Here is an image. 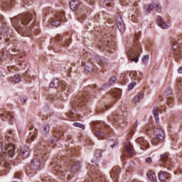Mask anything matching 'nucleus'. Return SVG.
Returning a JSON list of instances; mask_svg holds the SVG:
<instances>
[{
	"label": "nucleus",
	"instance_id": "obj_8",
	"mask_svg": "<svg viewBox=\"0 0 182 182\" xmlns=\"http://www.w3.org/2000/svg\"><path fill=\"white\" fill-rule=\"evenodd\" d=\"M51 166H53V170L54 173L57 176H61L63 177H65L66 176V173H65V171L62 170V167L59 166V162L58 161V159H55L53 162H51Z\"/></svg>",
	"mask_w": 182,
	"mask_h": 182
},
{
	"label": "nucleus",
	"instance_id": "obj_57",
	"mask_svg": "<svg viewBox=\"0 0 182 182\" xmlns=\"http://www.w3.org/2000/svg\"><path fill=\"white\" fill-rule=\"evenodd\" d=\"M97 152H98L99 153V157H102V153L100 152V151H97Z\"/></svg>",
	"mask_w": 182,
	"mask_h": 182
},
{
	"label": "nucleus",
	"instance_id": "obj_42",
	"mask_svg": "<svg viewBox=\"0 0 182 182\" xmlns=\"http://www.w3.org/2000/svg\"><path fill=\"white\" fill-rule=\"evenodd\" d=\"M149 55H144L143 57H142V63H144V64H146V63H147V62L149 61Z\"/></svg>",
	"mask_w": 182,
	"mask_h": 182
},
{
	"label": "nucleus",
	"instance_id": "obj_13",
	"mask_svg": "<svg viewBox=\"0 0 182 182\" xmlns=\"http://www.w3.org/2000/svg\"><path fill=\"white\" fill-rule=\"evenodd\" d=\"M173 90H171V88H168L167 91H166V99H167V103L166 105H168V106L169 107H173V102H174V99L173 98Z\"/></svg>",
	"mask_w": 182,
	"mask_h": 182
},
{
	"label": "nucleus",
	"instance_id": "obj_15",
	"mask_svg": "<svg viewBox=\"0 0 182 182\" xmlns=\"http://www.w3.org/2000/svg\"><path fill=\"white\" fill-rule=\"evenodd\" d=\"M55 40L56 41V42H59L63 48H66V46H69V45L70 44V38H65L63 41V38H62V36L59 35H57V36H55Z\"/></svg>",
	"mask_w": 182,
	"mask_h": 182
},
{
	"label": "nucleus",
	"instance_id": "obj_4",
	"mask_svg": "<svg viewBox=\"0 0 182 182\" xmlns=\"http://www.w3.org/2000/svg\"><path fill=\"white\" fill-rule=\"evenodd\" d=\"M69 4L70 8L72 11H74L75 12L77 11L78 14H80L79 15V18H85V14L87 12V10H85V7L80 8L82 4L79 0H71ZM79 8H80V10H79Z\"/></svg>",
	"mask_w": 182,
	"mask_h": 182
},
{
	"label": "nucleus",
	"instance_id": "obj_43",
	"mask_svg": "<svg viewBox=\"0 0 182 182\" xmlns=\"http://www.w3.org/2000/svg\"><path fill=\"white\" fill-rule=\"evenodd\" d=\"M109 144L110 147H112V149H113L114 147V146H117V141H114V143H113V141H109Z\"/></svg>",
	"mask_w": 182,
	"mask_h": 182
},
{
	"label": "nucleus",
	"instance_id": "obj_30",
	"mask_svg": "<svg viewBox=\"0 0 182 182\" xmlns=\"http://www.w3.org/2000/svg\"><path fill=\"white\" fill-rule=\"evenodd\" d=\"M50 131V126H49V124H47L43 127V129L41 130V134H43V136H46V134H48V133H49Z\"/></svg>",
	"mask_w": 182,
	"mask_h": 182
},
{
	"label": "nucleus",
	"instance_id": "obj_37",
	"mask_svg": "<svg viewBox=\"0 0 182 182\" xmlns=\"http://www.w3.org/2000/svg\"><path fill=\"white\" fill-rule=\"evenodd\" d=\"M30 130H31V132H30V136H31V140H33L34 137H36V134H38V130L37 129H32V128H29Z\"/></svg>",
	"mask_w": 182,
	"mask_h": 182
},
{
	"label": "nucleus",
	"instance_id": "obj_35",
	"mask_svg": "<svg viewBox=\"0 0 182 182\" xmlns=\"http://www.w3.org/2000/svg\"><path fill=\"white\" fill-rule=\"evenodd\" d=\"M125 147L127 149V153H128L129 156H132L133 154V151H132V145L130 144V142L127 143Z\"/></svg>",
	"mask_w": 182,
	"mask_h": 182
},
{
	"label": "nucleus",
	"instance_id": "obj_2",
	"mask_svg": "<svg viewBox=\"0 0 182 182\" xmlns=\"http://www.w3.org/2000/svg\"><path fill=\"white\" fill-rule=\"evenodd\" d=\"M89 99V93L87 91L80 92L73 100L75 106L77 109H86V103Z\"/></svg>",
	"mask_w": 182,
	"mask_h": 182
},
{
	"label": "nucleus",
	"instance_id": "obj_16",
	"mask_svg": "<svg viewBox=\"0 0 182 182\" xmlns=\"http://www.w3.org/2000/svg\"><path fill=\"white\" fill-rule=\"evenodd\" d=\"M157 22L159 23V26H160V28L162 29H167L168 28H170V23L168 22H164V20L161 16H158Z\"/></svg>",
	"mask_w": 182,
	"mask_h": 182
},
{
	"label": "nucleus",
	"instance_id": "obj_36",
	"mask_svg": "<svg viewBox=\"0 0 182 182\" xmlns=\"http://www.w3.org/2000/svg\"><path fill=\"white\" fill-rule=\"evenodd\" d=\"M154 8H155V6H154L153 4H148L147 6H145L146 13L150 14V12H151V11H153V9H154Z\"/></svg>",
	"mask_w": 182,
	"mask_h": 182
},
{
	"label": "nucleus",
	"instance_id": "obj_32",
	"mask_svg": "<svg viewBox=\"0 0 182 182\" xmlns=\"http://www.w3.org/2000/svg\"><path fill=\"white\" fill-rule=\"evenodd\" d=\"M144 97V94L141 92L139 95H137L136 96L134 97V103H139V102H140V100H141V99H143Z\"/></svg>",
	"mask_w": 182,
	"mask_h": 182
},
{
	"label": "nucleus",
	"instance_id": "obj_49",
	"mask_svg": "<svg viewBox=\"0 0 182 182\" xmlns=\"http://www.w3.org/2000/svg\"><path fill=\"white\" fill-rule=\"evenodd\" d=\"M106 63H107L106 59H105V58L102 59V60H100V65L105 66V65H106Z\"/></svg>",
	"mask_w": 182,
	"mask_h": 182
},
{
	"label": "nucleus",
	"instance_id": "obj_46",
	"mask_svg": "<svg viewBox=\"0 0 182 182\" xmlns=\"http://www.w3.org/2000/svg\"><path fill=\"white\" fill-rule=\"evenodd\" d=\"M136 82H132V83L129 84L128 86L129 90H132V89L134 88V86H136Z\"/></svg>",
	"mask_w": 182,
	"mask_h": 182
},
{
	"label": "nucleus",
	"instance_id": "obj_53",
	"mask_svg": "<svg viewBox=\"0 0 182 182\" xmlns=\"http://www.w3.org/2000/svg\"><path fill=\"white\" fill-rule=\"evenodd\" d=\"M132 5H134V6H137V5H139L137 0L134 1V2H132Z\"/></svg>",
	"mask_w": 182,
	"mask_h": 182
},
{
	"label": "nucleus",
	"instance_id": "obj_59",
	"mask_svg": "<svg viewBox=\"0 0 182 182\" xmlns=\"http://www.w3.org/2000/svg\"><path fill=\"white\" fill-rule=\"evenodd\" d=\"M178 85H181V80L179 81V82L178 83Z\"/></svg>",
	"mask_w": 182,
	"mask_h": 182
},
{
	"label": "nucleus",
	"instance_id": "obj_63",
	"mask_svg": "<svg viewBox=\"0 0 182 182\" xmlns=\"http://www.w3.org/2000/svg\"><path fill=\"white\" fill-rule=\"evenodd\" d=\"M154 140H156V141H155V143H158V142H157V139H155Z\"/></svg>",
	"mask_w": 182,
	"mask_h": 182
},
{
	"label": "nucleus",
	"instance_id": "obj_12",
	"mask_svg": "<svg viewBox=\"0 0 182 182\" xmlns=\"http://www.w3.org/2000/svg\"><path fill=\"white\" fill-rule=\"evenodd\" d=\"M68 167L70 168L71 171H77L80 168V163L75 159H71L68 162Z\"/></svg>",
	"mask_w": 182,
	"mask_h": 182
},
{
	"label": "nucleus",
	"instance_id": "obj_33",
	"mask_svg": "<svg viewBox=\"0 0 182 182\" xmlns=\"http://www.w3.org/2000/svg\"><path fill=\"white\" fill-rule=\"evenodd\" d=\"M153 114L156 122H159V107H154L153 109Z\"/></svg>",
	"mask_w": 182,
	"mask_h": 182
},
{
	"label": "nucleus",
	"instance_id": "obj_45",
	"mask_svg": "<svg viewBox=\"0 0 182 182\" xmlns=\"http://www.w3.org/2000/svg\"><path fill=\"white\" fill-rule=\"evenodd\" d=\"M110 108V107H105L102 110H100V108H97V113H102L103 112H105V110H106L107 109Z\"/></svg>",
	"mask_w": 182,
	"mask_h": 182
},
{
	"label": "nucleus",
	"instance_id": "obj_29",
	"mask_svg": "<svg viewBox=\"0 0 182 182\" xmlns=\"http://www.w3.org/2000/svg\"><path fill=\"white\" fill-rule=\"evenodd\" d=\"M146 176L151 181H157V177L156 176V173L153 171H149L146 173Z\"/></svg>",
	"mask_w": 182,
	"mask_h": 182
},
{
	"label": "nucleus",
	"instance_id": "obj_14",
	"mask_svg": "<svg viewBox=\"0 0 182 182\" xmlns=\"http://www.w3.org/2000/svg\"><path fill=\"white\" fill-rule=\"evenodd\" d=\"M154 133L159 140H164L165 134L164 131L161 128L154 127Z\"/></svg>",
	"mask_w": 182,
	"mask_h": 182
},
{
	"label": "nucleus",
	"instance_id": "obj_58",
	"mask_svg": "<svg viewBox=\"0 0 182 182\" xmlns=\"http://www.w3.org/2000/svg\"><path fill=\"white\" fill-rule=\"evenodd\" d=\"M135 124H136V127H137V120L136 121V122H135Z\"/></svg>",
	"mask_w": 182,
	"mask_h": 182
},
{
	"label": "nucleus",
	"instance_id": "obj_24",
	"mask_svg": "<svg viewBox=\"0 0 182 182\" xmlns=\"http://www.w3.org/2000/svg\"><path fill=\"white\" fill-rule=\"evenodd\" d=\"M0 116L3 122H4L5 119H9L10 122L12 120L11 119H14V114L8 111H5L4 113H1Z\"/></svg>",
	"mask_w": 182,
	"mask_h": 182
},
{
	"label": "nucleus",
	"instance_id": "obj_3",
	"mask_svg": "<svg viewBox=\"0 0 182 182\" xmlns=\"http://www.w3.org/2000/svg\"><path fill=\"white\" fill-rule=\"evenodd\" d=\"M110 130H112V128H110L109 125H105L104 127L99 128V124H97L95 125V129L93 130V133L97 139L103 140V139L106 137V134L108 132H110Z\"/></svg>",
	"mask_w": 182,
	"mask_h": 182
},
{
	"label": "nucleus",
	"instance_id": "obj_62",
	"mask_svg": "<svg viewBox=\"0 0 182 182\" xmlns=\"http://www.w3.org/2000/svg\"><path fill=\"white\" fill-rule=\"evenodd\" d=\"M2 76V73L0 71V77Z\"/></svg>",
	"mask_w": 182,
	"mask_h": 182
},
{
	"label": "nucleus",
	"instance_id": "obj_50",
	"mask_svg": "<svg viewBox=\"0 0 182 182\" xmlns=\"http://www.w3.org/2000/svg\"><path fill=\"white\" fill-rule=\"evenodd\" d=\"M0 166H5V160L2 159V156L0 155Z\"/></svg>",
	"mask_w": 182,
	"mask_h": 182
},
{
	"label": "nucleus",
	"instance_id": "obj_19",
	"mask_svg": "<svg viewBox=\"0 0 182 182\" xmlns=\"http://www.w3.org/2000/svg\"><path fill=\"white\" fill-rule=\"evenodd\" d=\"M31 153V149H29V146L26 145H23L21 149V156L24 158L26 159L29 156Z\"/></svg>",
	"mask_w": 182,
	"mask_h": 182
},
{
	"label": "nucleus",
	"instance_id": "obj_51",
	"mask_svg": "<svg viewBox=\"0 0 182 182\" xmlns=\"http://www.w3.org/2000/svg\"><path fill=\"white\" fill-rule=\"evenodd\" d=\"M40 146L41 147H39V149H43L42 147L45 149L46 147V144H45L43 141H40Z\"/></svg>",
	"mask_w": 182,
	"mask_h": 182
},
{
	"label": "nucleus",
	"instance_id": "obj_6",
	"mask_svg": "<svg viewBox=\"0 0 182 182\" xmlns=\"http://www.w3.org/2000/svg\"><path fill=\"white\" fill-rule=\"evenodd\" d=\"M65 19H66L65 18V13L63 11H58L55 14V18L51 19V25L58 28L62 22H65Z\"/></svg>",
	"mask_w": 182,
	"mask_h": 182
},
{
	"label": "nucleus",
	"instance_id": "obj_9",
	"mask_svg": "<svg viewBox=\"0 0 182 182\" xmlns=\"http://www.w3.org/2000/svg\"><path fill=\"white\" fill-rule=\"evenodd\" d=\"M172 48L175 50L173 52V54L175 56L176 62H180V60L181 59V55H182V49L180 48V47L178 46V43L173 42V44L172 45Z\"/></svg>",
	"mask_w": 182,
	"mask_h": 182
},
{
	"label": "nucleus",
	"instance_id": "obj_22",
	"mask_svg": "<svg viewBox=\"0 0 182 182\" xmlns=\"http://www.w3.org/2000/svg\"><path fill=\"white\" fill-rule=\"evenodd\" d=\"M63 95V94H60V92L58 91L57 94L53 96V102L58 105H60V102L63 100V97H62Z\"/></svg>",
	"mask_w": 182,
	"mask_h": 182
},
{
	"label": "nucleus",
	"instance_id": "obj_52",
	"mask_svg": "<svg viewBox=\"0 0 182 182\" xmlns=\"http://www.w3.org/2000/svg\"><path fill=\"white\" fill-rule=\"evenodd\" d=\"M151 161H153V160L150 157L146 159V163H151Z\"/></svg>",
	"mask_w": 182,
	"mask_h": 182
},
{
	"label": "nucleus",
	"instance_id": "obj_27",
	"mask_svg": "<svg viewBox=\"0 0 182 182\" xmlns=\"http://www.w3.org/2000/svg\"><path fill=\"white\" fill-rule=\"evenodd\" d=\"M93 69H95V65L92 62H87L85 63V70L86 72H93Z\"/></svg>",
	"mask_w": 182,
	"mask_h": 182
},
{
	"label": "nucleus",
	"instance_id": "obj_44",
	"mask_svg": "<svg viewBox=\"0 0 182 182\" xmlns=\"http://www.w3.org/2000/svg\"><path fill=\"white\" fill-rule=\"evenodd\" d=\"M20 100H21V103H26V100H28V97H26L25 96H21Z\"/></svg>",
	"mask_w": 182,
	"mask_h": 182
},
{
	"label": "nucleus",
	"instance_id": "obj_39",
	"mask_svg": "<svg viewBox=\"0 0 182 182\" xmlns=\"http://www.w3.org/2000/svg\"><path fill=\"white\" fill-rule=\"evenodd\" d=\"M13 80L15 83H19L22 80V78L21 77V75H14Z\"/></svg>",
	"mask_w": 182,
	"mask_h": 182
},
{
	"label": "nucleus",
	"instance_id": "obj_34",
	"mask_svg": "<svg viewBox=\"0 0 182 182\" xmlns=\"http://www.w3.org/2000/svg\"><path fill=\"white\" fill-rule=\"evenodd\" d=\"M116 80H117L116 76H112L105 85H107V86H112V85H114V82H116Z\"/></svg>",
	"mask_w": 182,
	"mask_h": 182
},
{
	"label": "nucleus",
	"instance_id": "obj_40",
	"mask_svg": "<svg viewBox=\"0 0 182 182\" xmlns=\"http://www.w3.org/2000/svg\"><path fill=\"white\" fill-rule=\"evenodd\" d=\"M104 4L106 6H113L114 5L113 0H104Z\"/></svg>",
	"mask_w": 182,
	"mask_h": 182
},
{
	"label": "nucleus",
	"instance_id": "obj_61",
	"mask_svg": "<svg viewBox=\"0 0 182 182\" xmlns=\"http://www.w3.org/2000/svg\"><path fill=\"white\" fill-rule=\"evenodd\" d=\"M15 178H19V177L14 176Z\"/></svg>",
	"mask_w": 182,
	"mask_h": 182
},
{
	"label": "nucleus",
	"instance_id": "obj_7",
	"mask_svg": "<svg viewBox=\"0 0 182 182\" xmlns=\"http://www.w3.org/2000/svg\"><path fill=\"white\" fill-rule=\"evenodd\" d=\"M41 167V161L38 159H35L31 161V163L29 166L26 167V170L31 174V173H36V170H39Z\"/></svg>",
	"mask_w": 182,
	"mask_h": 182
},
{
	"label": "nucleus",
	"instance_id": "obj_60",
	"mask_svg": "<svg viewBox=\"0 0 182 182\" xmlns=\"http://www.w3.org/2000/svg\"><path fill=\"white\" fill-rule=\"evenodd\" d=\"M67 178H70V176L68 175V176H67Z\"/></svg>",
	"mask_w": 182,
	"mask_h": 182
},
{
	"label": "nucleus",
	"instance_id": "obj_10",
	"mask_svg": "<svg viewBox=\"0 0 182 182\" xmlns=\"http://www.w3.org/2000/svg\"><path fill=\"white\" fill-rule=\"evenodd\" d=\"M115 21L119 32H124V31H126V26H124V22L123 21V18H122V14H120V13H117Z\"/></svg>",
	"mask_w": 182,
	"mask_h": 182
},
{
	"label": "nucleus",
	"instance_id": "obj_31",
	"mask_svg": "<svg viewBox=\"0 0 182 182\" xmlns=\"http://www.w3.org/2000/svg\"><path fill=\"white\" fill-rule=\"evenodd\" d=\"M14 2H15V0H4L2 6L3 8H5V6H12Z\"/></svg>",
	"mask_w": 182,
	"mask_h": 182
},
{
	"label": "nucleus",
	"instance_id": "obj_11",
	"mask_svg": "<svg viewBox=\"0 0 182 182\" xmlns=\"http://www.w3.org/2000/svg\"><path fill=\"white\" fill-rule=\"evenodd\" d=\"M120 173V168L119 166H114L112 168L110 177L112 178L113 181L117 182L119 180V174Z\"/></svg>",
	"mask_w": 182,
	"mask_h": 182
},
{
	"label": "nucleus",
	"instance_id": "obj_5",
	"mask_svg": "<svg viewBox=\"0 0 182 182\" xmlns=\"http://www.w3.org/2000/svg\"><path fill=\"white\" fill-rule=\"evenodd\" d=\"M114 124L117 127H125L127 124V116H126V112H122L120 114L114 115Z\"/></svg>",
	"mask_w": 182,
	"mask_h": 182
},
{
	"label": "nucleus",
	"instance_id": "obj_21",
	"mask_svg": "<svg viewBox=\"0 0 182 182\" xmlns=\"http://www.w3.org/2000/svg\"><path fill=\"white\" fill-rule=\"evenodd\" d=\"M138 141H139V144L141 145V149L142 150H147V149L150 147V144L147 140L144 139V138H139Z\"/></svg>",
	"mask_w": 182,
	"mask_h": 182
},
{
	"label": "nucleus",
	"instance_id": "obj_47",
	"mask_svg": "<svg viewBox=\"0 0 182 182\" xmlns=\"http://www.w3.org/2000/svg\"><path fill=\"white\" fill-rule=\"evenodd\" d=\"M30 2H33V0H30ZM23 4H24V5H31V3H29V0H23Z\"/></svg>",
	"mask_w": 182,
	"mask_h": 182
},
{
	"label": "nucleus",
	"instance_id": "obj_41",
	"mask_svg": "<svg viewBox=\"0 0 182 182\" xmlns=\"http://www.w3.org/2000/svg\"><path fill=\"white\" fill-rule=\"evenodd\" d=\"M75 127H79L80 129H82V130H85V125L79 123V122H75L73 124Z\"/></svg>",
	"mask_w": 182,
	"mask_h": 182
},
{
	"label": "nucleus",
	"instance_id": "obj_55",
	"mask_svg": "<svg viewBox=\"0 0 182 182\" xmlns=\"http://www.w3.org/2000/svg\"><path fill=\"white\" fill-rule=\"evenodd\" d=\"M41 154V158L43 159V160H46V159H48V156H46V155H44V154Z\"/></svg>",
	"mask_w": 182,
	"mask_h": 182
},
{
	"label": "nucleus",
	"instance_id": "obj_17",
	"mask_svg": "<svg viewBox=\"0 0 182 182\" xmlns=\"http://www.w3.org/2000/svg\"><path fill=\"white\" fill-rule=\"evenodd\" d=\"M161 161H163L164 163H165V167H166V168H168V170H170V158H168V154H162L161 155V158H160Z\"/></svg>",
	"mask_w": 182,
	"mask_h": 182
},
{
	"label": "nucleus",
	"instance_id": "obj_38",
	"mask_svg": "<svg viewBox=\"0 0 182 182\" xmlns=\"http://www.w3.org/2000/svg\"><path fill=\"white\" fill-rule=\"evenodd\" d=\"M159 178L160 181H164V180L167 178V175L166 174V173L162 171L159 173Z\"/></svg>",
	"mask_w": 182,
	"mask_h": 182
},
{
	"label": "nucleus",
	"instance_id": "obj_26",
	"mask_svg": "<svg viewBox=\"0 0 182 182\" xmlns=\"http://www.w3.org/2000/svg\"><path fill=\"white\" fill-rule=\"evenodd\" d=\"M139 56H140V53H139V51H134L132 55L129 58V60L137 63V62H139Z\"/></svg>",
	"mask_w": 182,
	"mask_h": 182
},
{
	"label": "nucleus",
	"instance_id": "obj_1",
	"mask_svg": "<svg viewBox=\"0 0 182 182\" xmlns=\"http://www.w3.org/2000/svg\"><path fill=\"white\" fill-rule=\"evenodd\" d=\"M32 18H35V16L32 13H27L26 14H20L12 18L13 27L21 36H29V34L22 30V28L26 26V25H29Z\"/></svg>",
	"mask_w": 182,
	"mask_h": 182
},
{
	"label": "nucleus",
	"instance_id": "obj_64",
	"mask_svg": "<svg viewBox=\"0 0 182 182\" xmlns=\"http://www.w3.org/2000/svg\"><path fill=\"white\" fill-rule=\"evenodd\" d=\"M23 8H26V6H25V4H23Z\"/></svg>",
	"mask_w": 182,
	"mask_h": 182
},
{
	"label": "nucleus",
	"instance_id": "obj_56",
	"mask_svg": "<svg viewBox=\"0 0 182 182\" xmlns=\"http://www.w3.org/2000/svg\"><path fill=\"white\" fill-rule=\"evenodd\" d=\"M2 151V143L0 142V153Z\"/></svg>",
	"mask_w": 182,
	"mask_h": 182
},
{
	"label": "nucleus",
	"instance_id": "obj_48",
	"mask_svg": "<svg viewBox=\"0 0 182 182\" xmlns=\"http://www.w3.org/2000/svg\"><path fill=\"white\" fill-rule=\"evenodd\" d=\"M155 8L157 12H161V6L159 4H155Z\"/></svg>",
	"mask_w": 182,
	"mask_h": 182
},
{
	"label": "nucleus",
	"instance_id": "obj_23",
	"mask_svg": "<svg viewBox=\"0 0 182 182\" xmlns=\"http://www.w3.org/2000/svg\"><path fill=\"white\" fill-rule=\"evenodd\" d=\"M63 134V132H60V131H55L54 132V139L51 140V144H55L58 140L59 138L62 139V135Z\"/></svg>",
	"mask_w": 182,
	"mask_h": 182
},
{
	"label": "nucleus",
	"instance_id": "obj_25",
	"mask_svg": "<svg viewBox=\"0 0 182 182\" xmlns=\"http://www.w3.org/2000/svg\"><path fill=\"white\" fill-rule=\"evenodd\" d=\"M112 96L114 99L119 100V99H120V97H122V90L119 88H116L115 90H114L112 92Z\"/></svg>",
	"mask_w": 182,
	"mask_h": 182
},
{
	"label": "nucleus",
	"instance_id": "obj_18",
	"mask_svg": "<svg viewBox=\"0 0 182 182\" xmlns=\"http://www.w3.org/2000/svg\"><path fill=\"white\" fill-rule=\"evenodd\" d=\"M4 153V152H3ZM5 153L9 154L11 157L15 154V145L12 144H9L6 148H5Z\"/></svg>",
	"mask_w": 182,
	"mask_h": 182
},
{
	"label": "nucleus",
	"instance_id": "obj_28",
	"mask_svg": "<svg viewBox=\"0 0 182 182\" xmlns=\"http://www.w3.org/2000/svg\"><path fill=\"white\" fill-rule=\"evenodd\" d=\"M59 86H60V81H59V79L58 78L54 79L50 84V87L53 89H58Z\"/></svg>",
	"mask_w": 182,
	"mask_h": 182
},
{
	"label": "nucleus",
	"instance_id": "obj_54",
	"mask_svg": "<svg viewBox=\"0 0 182 182\" xmlns=\"http://www.w3.org/2000/svg\"><path fill=\"white\" fill-rule=\"evenodd\" d=\"M105 45H106V46H108L109 48H112L110 46V41H106Z\"/></svg>",
	"mask_w": 182,
	"mask_h": 182
},
{
	"label": "nucleus",
	"instance_id": "obj_20",
	"mask_svg": "<svg viewBox=\"0 0 182 182\" xmlns=\"http://www.w3.org/2000/svg\"><path fill=\"white\" fill-rule=\"evenodd\" d=\"M60 88L62 92H64V95H65V96H68L69 93H70V87L68 85V83H66L65 82H61Z\"/></svg>",
	"mask_w": 182,
	"mask_h": 182
}]
</instances>
